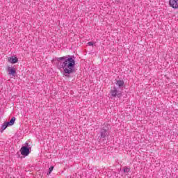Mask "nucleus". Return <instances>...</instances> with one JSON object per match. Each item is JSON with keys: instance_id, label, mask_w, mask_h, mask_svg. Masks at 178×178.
<instances>
[{"instance_id": "nucleus-1", "label": "nucleus", "mask_w": 178, "mask_h": 178, "mask_svg": "<svg viewBox=\"0 0 178 178\" xmlns=\"http://www.w3.org/2000/svg\"><path fill=\"white\" fill-rule=\"evenodd\" d=\"M57 67L59 70H63V73L65 77H70V74L74 73V66L76 61L74 56H66L57 58Z\"/></svg>"}, {"instance_id": "nucleus-2", "label": "nucleus", "mask_w": 178, "mask_h": 178, "mask_svg": "<svg viewBox=\"0 0 178 178\" xmlns=\"http://www.w3.org/2000/svg\"><path fill=\"white\" fill-rule=\"evenodd\" d=\"M110 94L113 97H118V98H120L122 97V92L118 90L116 87H114L113 89L110 90Z\"/></svg>"}, {"instance_id": "nucleus-3", "label": "nucleus", "mask_w": 178, "mask_h": 178, "mask_svg": "<svg viewBox=\"0 0 178 178\" xmlns=\"http://www.w3.org/2000/svg\"><path fill=\"white\" fill-rule=\"evenodd\" d=\"M19 151L21 152V155H23V156H29L30 154V148L27 146H22Z\"/></svg>"}, {"instance_id": "nucleus-4", "label": "nucleus", "mask_w": 178, "mask_h": 178, "mask_svg": "<svg viewBox=\"0 0 178 178\" xmlns=\"http://www.w3.org/2000/svg\"><path fill=\"white\" fill-rule=\"evenodd\" d=\"M169 5H170V6H171V8H173V9H177L178 8V0H170Z\"/></svg>"}, {"instance_id": "nucleus-5", "label": "nucleus", "mask_w": 178, "mask_h": 178, "mask_svg": "<svg viewBox=\"0 0 178 178\" xmlns=\"http://www.w3.org/2000/svg\"><path fill=\"white\" fill-rule=\"evenodd\" d=\"M108 136V129L104 128L100 130V137L101 138H106Z\"/></svg>"}, {"instance_id": "nucleus-6", "label": "nucleus", "mask_w": 178, "mask_h": 178, "mask_svg": "<svg viewBox=\"0 0 178 178\" xmlns=\"http://www.w3.org/2000/svg\"><path fill=\"white\" fill-rule=\"evenodd\" d=\"M8 62H10V63H17L19 59H17L16 56H12L8 58Z\"/></svg>"}, {"instance_id": "nucleus-7", "label": "nucleus", "mask_w": 178, "mask_h": 178, "mask_svg": "<svg viewBox=\"0 0 178 178\" xmlns=\"http://www.w3.org/2000/svg\"><path fill=\"white\" fill-rule=\"evenodd\" d=\"M115 84L118 86L119 88H122V87H124V81L123 80L116 81Z\"/></svg>"}, {"instance_id": "nucleus-8", "label": "nucleus", "mask_w": 178, "mask_h": 178, "mask_svg": "<svg viewBox=\"0 0 178 178\" xmlns=\"http://www.w3.org/2000/svg\"><path fill=\"white\" fill-rule=\"evenodd\" d=\"M16 121V118L13 117L9 122H7L8 126H13L15 124V122Z\"/></svg>"}, {"instance_id": "nucleus-9", "label": "nucleus", "mask_w": 178, "mask_h": 178, "mask_svg": "<svg viewBox=\"0 0 178 178\" xmlns=\"http://www.w3.org/2000/svg\"><path fill=\"white\" fill-rule=\"evenodd\" d=\"M8 72H9V74H11L12 76H14V74H16V69L15 68L8 67Z\"/></svg>"}, {"instance_id": "nucleus-10", "label": "nucleus", "mask_w": 178, "mask_h": 178, "mask_svg": "<svg viewBox=\"0 0 178 178\" xmlns=\"http://www.w3.org/2000/svg\"><path fill=\"white\" fill-rule=\"evenodd\" d=\"M8 126H10L8 122H4L2 125H1V131H3V130H6V128L8 127Z\"/></svg>"}, {"instance_id": "nucleus-11", "label": "nucleus", "mask_w": 178, "mask_h": 178, "mask_svg": "<svg viewBox=\"0 0 178 178\" xmlns=\"http://www.w3.org/2000/svg\"><path fill=\"white\" fill-rule=\"evenodd\" d=\"M52 170H54V166H51L49 168V172L47 173V175H51V173L52 172Z\"/></svg>"}, {"instance_id": "nucleus-12", "label": "nucleus", "mask_w": 178, "mask_h": 178, "mask_svg": "<svg viewBox=\"0 0 178 178\" xmlns=\"http://www.w3.org/2000/svg\"><path fill=\"white\" fill-rule=\"evenodd\" d=\"M124 173H129V172H130V168H124Z\"/></svg>"}, {"instance_id": "nucleus-13", "label": "nucleus", "mask_w": 178, "mask_h": 178, "mask_svg": "<svg viewBox=\"0 0 178 178\" xmlns=\"http://www.w3.org/2000/svg\"><path fill=\"white\" fill-rule=\"evenodd\" d=\"M88 45H89V47H92L94 45V43L92 42H88Z\"/></svg>"}]
</instances>
